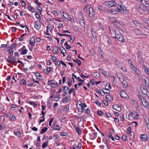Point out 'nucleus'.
I'll list each match as a JSON object with an SVG mask.
<instances>
[{
  "instance_id": "nucleus-1",
  "label": "nucleus",
  "mask_w": 149,
  "mask_h": 149,
  "mask_svg": "<svg viewBox=\"0 0 149 149\" xmlns=\"http://www.w3.org/2000/svg\"><path fill=\"white\" fill-rule=\"evenodd\" d=\"M116 4L115 1H106L104 3V4L109 7H111L115 6Z\"/></svg>"
},
{
  "instance_id": "nucleus-2",
  "label": "nucleus",
  "mask_w": 149,
  "mask_h": 149,
  "mask_svg": "<svg viewBox=\"0 0 149 149\" xmlns=\"http://www.w3.org/2000/svg\"><path fill=\"white\" fill-rule=\"evenodd\" d=\"M48 84L52 88H55L58 86V83L57 82L55 81H54L53 82L52 80L49 81L48 82Z\"/></svg>"
},
{
  "instance_id": "nucleus-3",
  "label": "nucleus",
  "mask_w": 149,
  "mask_h": 149,
  "mask_svg": "<svg viewBox=\"0 0 149 149\" xmlns=\"http://www.w3.org/2000/svg\"><path fill=\"white\" fill-rule=\"evenodd\" d=\"M89 16L91 18L94 16L95 12L93 8L90 6L89 8Z\"/></svg>"
},
{
  "instance_id": "nucleus-4",
  "label": "nucleus",
  "mask_w": 149,
  "mask_h": 149,
  "mask_svg": "<svg viewBox=\"0 0 149 149\" xmlns=\"http://www.w3.org/2000/svg\"><path fill=\"white\" fill-rule=\"evenodd\" d=\"M132 31L134 32L136 35L138 36H145V33H143L142 31L139 29H132Z\"/></svg>"
},
{
  "instance_id": "nucleus-5",
  "label": "nucleus",
  "mask_w": 149,
  "mask_h": 149,
  "mask_svg": "<svg viewBox=\"0 0 149 149\" xmlns=\"http://www.w3.org/2000/svg\"><path fill=\"white\" fill-rule=\"evenodd\" d=\"M142 92L145 95L148 96L149 95V92H148L146 86H143L141 88Z\"/></svg>"
},
{
  "instance_id": "nucleus-6",
  "label": "nucleus",
  "mask_w": 149,
  "mask_h": 149,
  "mask_svg": "<svg viewBox=\"0 0 149 149\" xmlns=\"http://www.w3.org/2000/svg\"><path fill=\"white\" fill-rule=\"evenodd\" d=\"M113 33H114L115 34V35L114 36V35L112 36V37L114 38H116L117 37H118L119 36L121 35V33L117 29L115 30L114 31H113Z\"/></svg>"
},
{
  "instance_id": "nucleus-7",
  "label": "nucleus",
  "mask_w": 149,
  "mask_h": 149,
  "mask_svg": "<svg viewBox=\"0 0 149 149\" xmlns=\"http://www.w3.org/2000/svg\"><path fill=\"white\" fill-rule=\"evenodd\" d=\"M131 116L133 118L136 119H138L139 118L138 114L137 112L136 111H133V112L130 113Z\"/></svg>"
},
{
  "instance_id": "nucleus-8",
  "label": "nucleus",
  "mask_w": 149,
  "mask_h": 149,
  "mask_svg": "<svg viewBox=\"0 0 149 149\" xmlns=\"http://www.w3.org/2000/svg\"><path fill=\"white\" fill-rule=\"evenodd\" d=\"M41 25L38 21H36L34 22V27L36 29L39 30L41 28Z\"/></svg>"
},
{
  "instance_id": "nucleus-9",
  "label": "nucleus",
  "mask_w": 149,
  "mask_h": 149,
  "mask_svg": "<svg viewBox=\"0 0 149 149\" xmlns=\"http://www.w3.org/2000/svg\"><path fill=\"white\" fill-rule=\"evenodd\" d=\"M132 68V69L135 72L137 75L139 76L140 75V73L138 68L136 67L134 65H132V66H131Z\"/></svg>"
},
{
  "instance_id": "nucleus-10",
  "label": "nucleus",
  "mask_w": 149,
  "mask_h": 149,
  "mask_svg": "<svg viewBox=\"0 0 149 149\" xmlns=\"http://www.w3.org/2000/svg\"><path fill=\"white\" fill-rule=\"evenodd\" d=\"M141 139L143 141H146L148 139L147 135L146 134H141L140 136Z\"/></svg>"
},
{
  "instance_id": "nucleus-11",
  "label": "nucleus",
  "mask_w": 149,
  "mask_h": 149,
  "mask_svg": "<svg viewBox=\"0 0 149 149\" xmlns=\"http://www.w3.org/2000/svg\"><path fill=\"white\" fill-rule=\"evenodd\" d=\"M112 108L118 111H120L121 110V108L120 106L118 104H114L113 105Z\"/></svg>"
},
{
  "instance_id": "nucleus-12",
  "label": "nucleus",
  "mask_w": 149,
  "mask_h": 149,
  "mask_svg": "<svg viewBox=\"0 0 149 149\" xmlns=\"http://www.w3.org/2000/svg\"><path fill=\"white\" fill-rule=\"evenodd\" d=\"M97 133L96 132H94L93 133H90L89 135L90 136V139L92 140L95 139L97 137Z\"/></svg>"
},
{
  "instance_id": "nucleus-13",
  "label": "nucleus",
  "mask_w": 149,
  "mask_h": 149,
  "mask_svg": "<svg viewBox=\"0 0 149 149\" xmlns=\"http://www.w3.org/2000/svg\"><path fill=\"white\" fill-rule=\"evenodd\" d=\"M120 95L122 97H126L127 94L125 91L121 90L120 92Z\"/></svg>"
},
{
  "instance_id": "nucleus-14",
  "label": "nucleus",
  "mask_w": 149,
  "mask_h": 149,
  "mask_svg": "<svg viewBox=\"0 0 149 149\" xmlns=\"http://www.w3.org/2000/svg\"><path fill=\"white\" fill-rule=\"evenodd\" d=\"M35 43V40L33 38H31L29 40V43L32 47H34Z\"/></svg>"
},
{
  "instance_id": "nucleus-15",
  "label": "nucleus",
  "mask_w": 149,
  "mask_h": 149,
  "mask_svg": "<svg viewBox=\"0 0 149 149\" xmlns=\"http://www.w3.org/2000/svg\"><path fill=\"white\" fill-rule=\"evenodd\" d=\"M117 75L118 78L119 79V81L120 82H122V80L124 79V77L121 74L120 72L117 73Z\"/></svg>"
},
{
  "instance_id": "nucleus-16",
  "label": "nucleus",
  "mask_w": 149,
  "mask_h": 149,
  "mask_svg": "<svg viewBox=\"0 0 149 149\" xmlns=\"http://www.w3.org/2000/svg\"><path fill=\"white\" fill-rule=\"evenodd\" d=\"M105 96L106 99L108 101L111 102L113 101V97L110 95H106Z\"/></svg>"
},
{
  "instance_id": "nucleus-17",
  "label": "nucleus",
  "mask_w": 149,
  "mask_h": 149,
  "mask_svg": "<svg viewBox=\"0 0 149 149\" xmlns=\"http://www.w3.org/2000/svg\"><path fill=\"white\" fill-rule=\"evenodd\" d=\"M78 18L79 21L84 19L83 13L82 12H80L79 14Z\"/></svg>"
},
{
  "instance_id": "nucleus-18",
  "label": "nucleus",
  "mask_w": 149,
  "mask_h": 149,
  "mask_svg": "<svg viewBox=\"0 0 149 149\" xmlns=\"http://www.w3.org/2000/svg\"><path fill=\"white\" fill-rule=\"evenodd\" d=\"M27 51L28 50L27 49H20L18 50V52H20L21 53V54L22 55L26 54Z\"/></svg>"
},
{
  "instance_id": "nucleus-19",
  "label": "nucleus",
  "mask_w": 149,
  "mask_h": 149,
  "mask_svg": "<svg viewBox=\"0 0 149 149\" xmlns=\"http://www.w3.org/2000/svg\"><path fill=\"white\" fill-rule=\"evenodd\" d=\"M129 135L130 139V140H132L134 139V132L132 131L129 134H127Z\"/></svg>"
},
{
  "instance_id": "nucleus-20",
  "label": "nucleus",
  "mask_w": 149,
  "mask_h": 149,
  "mask_svg": "<svg viewBox=\"0 0 149 149\" xmlns=\"http://www.w3.org/2000/svg\"><path fill=\"white\" fill-rule=\"evenodd\" d=\"M58 51V47L57 46H55L53 47V53L55 54H57V52Z\"/></svg>"
},
{
  "instance_id": "nucleus-21",
  "label": "nucleus",
  "mask_w": 149,
  "mask_h": 149,
  "mask_svg": "<svg viewBox=\"0 0 149 149\" xmlns=\"http://www.w3.org/2000/svg\"><path fill=\"white\" fill-rule=\"evenodd\" d=\"M90 31H91V33L93 37H96V34L95 30L91 28L90 29Z\"/></svg>"
},
{
  "instance_id": "nucleus-22",
  "label": "nucleus",
  "mask_w": 149,
  "mask_h": 149,
  "mask_svg": "<svg viewBox=\"0 0 149 149\" xmlns=\"http://www.w3.org/2000/svg\"><path fill=\"white\" fill-rule=\"evenodd\" d=\"M117 38L118 40L120 42H123L125 41V40L123 37L121 35L119 36L118 37H117V38Z\"/></svg>"
},
{
  "instance_id": "nucleus-23",
  "label": "nucleus",
  "mask_w": 149,
  "mask_h": 149,
  "mask_svg": "<svg viewBox=\"0 0 149 149\" xmlns=\"http://www.w3.org/2000/svg\"><path fill=\"white\" fill-rule=\"evenodd\" d=\"M141 102L144 106L146 107H149L148 102L144 100L143 101H142Z\"/></svg>"
},
{
  "instance_id": "nucleus-24",
  "label": "nucleus",
  "mask_w": 149,
  "mask_h": 149,
  "mask_svg": "<svg viewBox=\"0 0 149 149\" xmlns=\"http://www.w3.org/2000/svg\"><path fill=\"white\" fill-rule=\"evenodd\" d=\"M145 84L149 88V79L146 78L145 79H144V81Z\"/></svg>"
},
{
  "instance_id": "nucleus-25",
  "label": "nucleus",
  "mask_w": 149,
  "mask_h": 149,
  "mask_svg": "<svg viewBox=\"0 0 149 149\" xmlns=\"http://www.w3.org/2000/svg\"><path fill=\"white\" fill-rule=\"evenodd\" d=\"M122 82H121L124 86H125L126 88H127V83L126 81L125 80H124V79H123V80H122Z\"/></svg>"
},
{
  "instance_id": "nucleus-26",
  "label": "nucleus",
  "mask_w": 149,
  "mask_h": 149,
  "mask_svg": "<svg viewBox=\"0 0 149 149\" xmlns=\"http://www.w3.org/2000/svg\"><path fill=\"white\" fill-rule=\"evenodd\" d=\"M81 26L83 28H84L85 26V21L84 19L80 20L79 21Z\"/></svg>"
},
{
  "instance_id": "nucleus-27",
  "label": "nucleus",
  "mask_w": 149,
  "mask_h": 149,
  "mask_svg": "<svg viewBox=\"0 0 149 149\" xmlns=\"http://www.w3.org/2000/svg\"><path fill=\"white\" fill-rule=\"evenodd\" d=\"M54 136L56 137V138L54 139V141L55 143H57L59 139L60 136L57 135V134H56L53 136V137Z\"/></svg>"
},
{
  "instance_id": "nucleus-28",
  "label": "nucleus",
  "mask_w": 149,
  "mask_h": 149,
  "mask_svg": "<svg viewBox=\"0 0 149 149\" xmlns=\"http://www.w3.org/2000/svg\"><path fill=\"white\" fill-rule=\"evenodd\" d=\"M93 76L94 78H97L100 76V75L98 72H96L93 74Z\"/></svg>"
},
{
  "instance_id": "nucleus-29",
  "label": "nucleus",
  "mask_w": 149,
  "mask_h": 149,
  "mask_svg": "<svg viewBox=\"0 0 149 149\" xmlns=\"http://www.w3.org/2000/svg\"><path fill=\"white\" fill-rule=\"evenodd\" d=\"M97 8L99 10L102 11H105L106 10V9L102 6H98Z\"/></svg>"
},
{
  "instance_id": "nucleus-30",
  "label": "nucleus",
  "mask_w": 149,
  "mask_h": 149,
  "mask_svg": "<svg viewBox=\"0 0 149 149\" xmlns=\"http://www.w3.org/2000/svg\"><path fill=\"white\" fill-rule=\"evenodd\" d=\"M142 6H143L142 5H138L137 4L136 6V8L137 10L139 11L140 9H141Z\"/></svg>"
},
{
  "instance_id": "nucleus-31",
  "label": "nucleus",
  "mask_w": 149,
  "mask_h": 149,
  "mask_svg": "<svg viewBox=\"0 0 149 149\" xmlns=\"http://www.w3.org/2000/svg\"><path fill=\"white\" fill-rule=\"evenodd\" d=\"M53 130L59 131L60 130V127L58 125H57L56 126L53 125Z\"/></svg>"
},
{
  "instance_id": "nucleus-32",
  "label": "nucleus",
  "mask_w": 149,
  "mask_h": 149,
  "mask_svg": "<svg viewBox=\"0 0 149 149\" xmlns=\"http://www.w3.org/2000/svg\"><path fill=\"white\" fill-rule=\"evenodd\" d=\"M19 84H20L26 85V80L24 79H21L19 81Z\"/></svg>"
},
{
  "instance_id": "nucleus-33",
  "label": "nucleus",
  "mask_w": 149,
  "mask_h": 149,
  "mask_svg": "<svg viewBox=\"0 0 149 149\" xmlns=\"http://www.w3.org/2000/svg\"><path fill=\"white\" fill-rule=\"evenodd\" d=\"M47 127H44L43 128L41 129L40 134H42L45 132L47 130Z\"/></svg>"
},
{
  "instance_id": "nucleus-34",
  "label": "nucleus",
  "mask_w": 149,
  "mask_h": 149,
  "mask_svg": "<svg viewBox=\"0 0 149 149\" xmlns=\"http://www.w3.org/2000/svg\"><path fill=\"white\" fill-rule=\"evenodd\" d=\"M70 97L69 96H67L66 97L64 100L63 103H64L65 102H69V100L70 99Z\"/></svg>"
},
{
  "instance_id": "nucleus-35",
  "label": "nucleus",
  "mask_w": 149,
  "mask_h": 149,
  "mask_svg": "<svg viewBox=\"0 0 149 149\" xmlns=\"http://www.w3.org/2000/svg\"><path fill=\"white\" fill-rule=\"evenodd\" d=\"M75 129H76V131L78 133V134L79 135L81 134V130L80 129L79 127H76Z\"/></svg>"
},
{
  "instance_id": "nucleus-36",
  "label": "nucleus",
  "mask_w": 149,
  "mask_h": 149,
  "mask_svg": "<svg viewBox=\"0 0 149 149\" xmlns=\"http://www.w3.org/2000/svg\"><path fill=\"white\" fill-rule=\"evenodd\" d=\"M120 7L121 8V13L122 14H123L125 12V10L126 11V8L124 6L122 7L120 6Z\"/></svg>"
},
{
  "instance_id": "nucleus-37",
  "label": "nucleus",
  "mask_w": 149,
  "mask_h": 149,
  "mask_svg": "<svg viewBox=\"0 0 149 149\" xmlns=\"http://www.w3.org/2000/svg\"><path fill=\"white\" fill-rule=\"evenodd\" d=\"M27 7L29 9V10L31 12H32V13L34 12L35 10L31 6L28 5Z\"/></svg>"
},
{
  "instance_id": "nucleus-38",
  "label": "nucleus",
  "mask_w": 149,
  "mask_h": 149,
  "mask_svg": "<svg viewBox=\"0 0 149 149\" xmlns=\"http://www.w3.org/2000/svg\"><path fill=\"white\" fill-rule=\"evenodd\" d=\"M62 16L68 20H70L71 19L70 17L66 13H65V15L63 14L62 15Z\"/></svg>"
},
{
  "instance_id": "nucleus-39",
  "label": "nucleus",
  "mask_w": 149,
  "mask_h": 149,
  "mask_svg": "<svg viewBox=\"0 0 149 149\" xmlns=\"http://www.w3.org/2000/svg\"><path fill=\"white\" fill-rule=\"evenodd\" d=\"M137 58L138 59L139 61H141V53L139 51H138L137 53Z\"/></svg>"
},
{
  "instance_id": "nucleus-40",
  "label": "nucleus",
  "mask_w": 149,
  "mask_h": 149,
  "mask_svg": "<svg viewBox=\"0 0 149 149\" xmlns=\"http://www.w3.org/2000/svg\"><path fill=\"white\" fill-rule=\"evenodd\" d=\"M29 104H30L33 106L35 107H36L37 106V104L35 102L32 101H30L29 102Z\"/></svg>"
},
{
  "instance_id": "nucleus-41",
  "label": "nucleus",
  "mask_w": 149,
  "mask_h": 149,
  "mask_svg": "<svg viewBox=\"0 0 149 149\" xmlns=\"http://www.w3.org/2000/svg\"><path fill=\"white\" fill-rule=\"evenodd\" d=\"M58 34L60 36H68L70 38V40H72V38L71 36L69 35V34H62L59 33H58Z\"/></svg>"
},
{
  "instance_id": "nucleus-42",
  "label": "nucleus",
  "mask_w": 149,
  "mask_h": 149,
  "mask_svg": "<svg viewBox=\"0 0 149 149\" xmlns=\"http://www.w3.org/2000/svg\"><path fill=\"white\" fill-rule=\"evenodd\" d=\"M132 22L137 26H139L141 23L139 22L134 20H132Z\"/></svg>"
},
{
  "instance_id": "nucleus-43",
  "label": "nucleus",
  "mask_w": 149,
  "mask_h": 149,
  "mask_svg": "<svg viewBox=\"0 0 149 149\" xmlns=\"http://www.w3.org/2000/svg\"><path fill=\"white\" fill-rule=\"evenodd\" d=\"M35 15L36 16V18L40 21V20L41 19V18L39 14L37 12H35Z\"/></svg>"
},
{
  "instance_id": "nucleus-44",
  "label": "nucleus",
  "mask_w": 149,
  "mask_h": 149,
  "mask_svg": "<svg viewBox=\"0 0 149 149\" xmlns=\"http://www.w3.org/2000/svg\"><path fill=\"white\" fill-rule=\"evenodd\" d=\"M35 75L37 77V79H41L39 78H38V77H41L42 76L38 72H36L35 74Z\"/></svg>"
},
{
  "instance_id": "nucleus-45",
  "label": "nucleus",
  "mask_w": 149,
  "mask_h": 149,
  "mask_svg": "<svg viewBox=\"0 0 149 149\" xmlns=\"http://www.w3.org/2000/svg\"><path fill=\"white\" fill-rule=\"evenodd\" d=\"M48 142L46 141L42 145V147L43 148H45L48 146Z\"/></svg>"
},
{
  "instance_id": "nucleus-46",
  "label": "nucleus",
  "mask_w": 149,
  "mask_h": 149,
  "mask_svg": "<svg viewBox=\"0 0 149 149\" xmlns=\"http://www.w3.org/2000/svg\"><path fill=\"white\" fill-rule=\"evenodd\" d=\"M61 62L59 61H56L55 62V65L56 66H58V67H59L61 65Z\"/></svg>"
},
{
  "instance_id": "nucleus-47",
  "label": "nucleus",
  "mask_w": 149,
  "mask_h": 149,
  "mask_svg": "<svg viewBox=\"0 0 149 149\" xmlns=\"http://www.w3.org/2000/svg\"><path fill=\"white\" fill-rule=\"evenodd\" d=\"M64 45H66V49H70L71 48V46H69L67 43V42H65L64 43Z\"/></svg>"
},
{
  "instance_id": "nucleus-48",
  "label": "nucleus",
  "mask_w": 149,
  "mask_h": 149,
  "mask_svg": "<svg viewBox=\"0 0 149 149\" xmlns=\"http://www.w3.org/2000/svg\"><path fill=\"white\" fill-rule=\"evenodd\" d=\"M107 42L109 45L112 44L111 41V39L108 36L107 37Z\"/></svg>"
},
{
  "instance_id": "nucleus-49",
  "label": "nucleus",
  "mask_w": 149,
  "mask_h": 149,
  "mask_svg": "<svg viewBox=\"0 0 149 149\" xmlns=\"http://www.w3.org/2000/svg\"><path fill=\"white\" fill-rule=\"evenodd\" d=\"M25 34L26 33L22 34L20 36V37L19 38V40L20 41H22L23 40V37Z\"/></svg>"
},
{
  "instance_id": "nucleus-50",
  "label": "nucleus",
  "mask_w": 149,
  "mask_h": 149,
  "mask_svg": "<svg viewBox=\"0 0 149 149\" xmlns=\"http://www.w3.org/2000/svg\"><path fill=\"white\" fill-rule=\"evenodd\" d=\"M17 43H16L14 42L12 46L9 47V48H10L11 49H13L14 48H15L16 47L17 45Z\"/></svg>"
},
{
  "instance_id": "nucleus-51",
  "label": "nucleus",
  "mask_w": 149,
  "mask_h": 149,
  "mask_svg": "<svg viewBox=\"0 0 149 149\" xmlns=\"http://www.w3.org/2000/svg\"><path fill=\"white\" fill-rule=\"evenodd\" d=\"M68 85L69 86H70L72 85V79H68Z\"/></svg>"
},
{
  "instance_id": "nucleus-52",
  "label": "nucleus",
  "mask_w": 149,
  "mask_h": 149,
  "mask_svg": "<svg viewBox=\"0 0 149 149\" xmlns=\"http://www.w3.org/2000/svg\"><path fill=\"white\" fill-rule=\"evenodd\" d=\"M36 8L37 9L38 11H40V12L39 11V12L40 13L41 12L42 10V8L40 6H37Z\"/></svg>"
},
{
  "instance_id": "nucleus-53",
  "label": "nucleus",
  "mask_w": 149,
  "mask_h": 149,
  "mask_svg": "<svg viewBox=\"0 0 149 149\" xmlns=\"http://www.w3.org/2000/svg\"><path fill=\"white\" fill-rule=\"evenodd\" d=\"M142 4H143L144 6L146 7H149V4L146 1H145V2H143V3Z\"/></svg>"
},
{
  "instance_id": "nucleus-54",
  "label": "nucleus",
  "mask_w": 149,
  "mask_h": 149,
  "mask_svg": "<svg viewBox=\"0 0 149 149\" xmlns=\"http://www.w3.org/2000/svg\"><path fill=\"white\" fill-rule=\"evenodd\" d=\"M9 48V49L8 50L9 53L11 55H12L13 54L14 51L12 49H11L10 48Z\"/></svg>"
},
{
  "instance_id": "nucleus-55",
  "label": "nucleus",
  "mask_w": 149,
  "mask_h": 149,
  "mask_svg": "<svg viewBox=\"0 0 149 149\" xmlns=\"http://www.w3.org/2000/svg\"><path fill=\"white\" fill-rule=\"evenodd\" d=\"M116 65L119 68H120L122 67V66H123V64L122 62Z\"/></svg>"
},
{
  "instance_id": "nucleus-56",
  "label": "nucleus",
  "mask_w": 149,
  "mask_h": 149,
  "mask_svg": "<svg viewBox=\"0 0 149 149\" xmlns=\"http://www.w3.org/2000/svg\"><path fill=\"white\" fill-rule=\"evenodd\" d=\"M145 121L146 122V125L148 129L149 130V120H146Z\"/></svg>"
},
{
  "instance_id": "nucleus-57",
  "label": "nucleus",
  "mask_w": 149,
  "mask_h": 149,
  "mask_svg": "<svg viewBox=\"0 0 149 149\" xmlns=\"http://www.w3.org/2000/svg\"><path fill=\"white\" fill-rule=\"evenodd\" d=\"M108 137L109 138H111L112 140H115L114 137L111 134H108Z\"/></svg>"
},
{
  "instance_id": "nucleus-58",
  "label": "nucleus",
  "mask_w": 149,
  "mask_h": 149,
  "mask_svg": "<svg viewBox=\"0 0 149 149\" xmlns=\"http://www.w3.org/2000/svg\"><path fill=\"white\" fill-rule=\"evenodd\" d=\"M122 139L124 141H126V138H127V136L125 135H123L122 136Z\"/></svg>"
},
{
  "instance_id": "nucleus-59",
  "label": "nucleus",
  "mask_w": 149,
  "mask_h": 149,
  "mask_svg": "<svg viewBox=\"0 0 149 149\" xmlns=\"http://www.w3.org/2000/svg\"><path fill=\"white\" fill-rule=\"evenodd\" d=\"M104 115L106 116L107 117H111V114L109 112L105 113V114H104Z\"/></svg>"
},
{
  "instance_id": "nucleus-60",
  "label": "nucleus",
  "mask_w": 149,
  "mask_h": 149,
  "mask_svg": "<svg viewBox=\"0 0 149 149\" xmlns=\"http://www.w3.org/2000/svg\"><path fill=\"white\" fill-rule=\"evenodd\" d=\"M131 128L130 127H128L127 128V133L128 134H129L131 132H132V131H131Z\"/></svg>"
},
{
  "instance_id": "nucleus-61",
  "label": "nucleus",
  "mask_w": 149,
  "mask_h": 149,
  "mask_svg": "<svg viewBox=\"0 0 149 149\" xmlns=\"http://www.w3.org/2000/svg\"><path fill=\"white\" fill-rule=\"evenodd\" d=\"M53 70V68L51 67H48L47 69V70L48 72H50L52 71Z\"/></svg>"
},
{
  "instance_id": "nucleus-62",
  "label": "nucleus",
  "mask_w": 149,
  "mask_h": 149,
  "mask_svg": "<svg viewBox=\"0 0 149 149\" xmlns=\"http://www.w3.org/2000/svg\"><path fill=\"white\" fill-rule=\"evenodd\" d=\"M97 113L98 115L100 116H102L104 113L101 111H97Z\"/></svg>"
},
{
  "instance_id": "nucleus-63",
  "label": "nucleus",
  "mask_w": 149,
  "mask_h": 149,
  "mask_svg": "<svg viewBox=\"0 0 149 149\" xmlns=\"http://www.w3.org/2000/svg\"><path fill=\"white\" fill-rule=\"evenodd\" d=\"M69 109V106H68L65 107L64 108V109H63L64 111H68Z\"/></svg>"
},
{
  "instance_id": "nucleus-64",
  "label": "nucleus",
  "mask_w": 149,
  "mask_h": 149,
  "mask_svg": "<svg viewBox=\"0 0 149 149\" xmlns=\"http://www.w3.org/2000/svg\"><path fill=\"white\" fill-rule=\"evenodd\" d=\"M143 21L146 24H149V20H148L147 19H144L143 20Z\"/></svg>"
}]
</instances>
